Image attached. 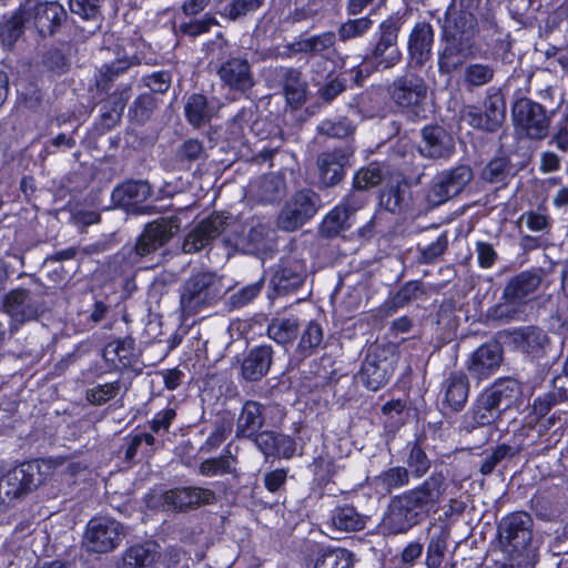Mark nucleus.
<instances>
[{
	"instance_id": "8",
	"label": "nucleus",
	"mask_w": 568,
	"mask_h": 568,
	"mask_svg": "<svg viewBox=\"0 0 568 568\" xmlns=\"http://www.w3.org/2000/svg\"><path fill=\"white\" fill-rule=\"evenodd\" d=\"M27 28L41 38L53 36L67 20L68 13L57 1L26 0L20 6Z\"/></svg>"
},
{
	"instance_id": "36",
	"label": "nucleus",
	"mask_w": 568,
	"mask_h": 568,
	"mask_svg": "<svg viewBox=\"0 0 568 568\" xmlns=\"http://www.w3.org/2000/svg\"><path fill=\"white\" fill-rule=\"evenodd\" d=\"M541 283V276L537 272H521L514 276L505 286L503 298L521 301L532 294Z\"/></svg>"
},
{
	"instance_id": "5",
	"label": "nucleus",
	"mask_w": 568,
	"mask_h": 568,
	"mask_svg": "<svg viewBox=\"0 0 568 568\" xmlns=\"http://www.w3.org/2000/svg\"><path fill=\"white\" fill-rule=\"evenodd\" d=\"M42 483L37 463H24L0 479V514L6 513Z\"/></svg>"
},
{
	"instance_id": "53",
	"label": "nucleus",
	"mask_w": 568,
	"mask_h": 568,
	"mask_svg": "<svg viewBox=\"0 0 568 568\" xmlns=\"http://www.w3.org/2000/svg\"><path fill=\"white\" fill-rule=\"evenodd\" d=\"M235 462V458L231 456V450L227 447L224 450V454L216 458H209L201 463L199 473L202 476H215V475H222V474H231L233 471L232 469V463Z\"/></svg>"
},
{
	"instance_id": "59",
	"label": "nucleus",
	"mask_w": 568,
	"mask_h": 568,
	"mask_svg": "<svg viewBox=\"0 0 568 568\" xmlns=\"http://www.w3.org/2000/svg\"><path fill=\"white\" fill-rule=\"evenodd\" d=\"M283 181L275 175L263 176L260 180L257 196L265 202H273L283 194Z\"/></svg>"
},
{
	"instance_id": "58",
	"label": "nucleus",
	"mask_w": 568,
	"mask_h": 568,
	"mask_svg": "<svg viewBox=\"0 0 568 568\" xmlns=\"http://www.w3.org/2000/svg\"><path fill=\"white\" fill-rule=\"evenodd\" d=\"M132 95V84L130 82H121L116 90L109 97L108 104L110 105L109 118L115 114L118 118L123 113L129 99Z\"/></svg>"
},
{
	"instance_id": "19",
	"label": "nucleus",
	"mask_w": 568,
	"mask_h": 568,
	"mask_svg": "<svg viewBox=\"0 0 568 568\" xmlns=\"http://www.w3.org/2000/svg\"><path fill=\"white\" fill-rule=\"evenodd\" d=\"M503 362V349L497 343H486L479 346L467 362L469 375L478 382L490 377Z\"/></svg>"
},
{
	"instance_id": "29",
	"label": "nucleus",
	"mask_w": 568,
	"mask_h": 568,
	"mask_svg": "<svg viewBox=\"0 0 568 568\" xmlns=\"http://www.w3.org/2000/svg\"><path fill=\"white\" fill-rule=\"evenodd\" d=\"M277 77L287 103L293 108H300L305 102L307 93V83L302 72L295 68H280Z\"/></svg>"
},
{
	"instance_id": "2",
	"label": "nucleus",
	"mask_w": 568,
	"mask_h": 568,
	"mask_svg": "<svg viewBox=\"0 0 568 568\" xmlns=\"http://www.w3.org/2000/svg\"><path fill=\"white\" fill-rule=\"evenodd\" d=\"M181 220L176 216H165L148 223L133 246H124L111 262L116 274H125L144 257L165 245L180 230Z\"/></svg>"
},
{
	"instance_id": "40",
	"label": "nucleus",
	"mask_w": 568,
	"mask_h": 568,
	"mask_svg": "<svg viewBox=\"0 0 568 568\" xmlns=\"http://www.w3.org/2000/svg\"><path fill=\"white\" fill-rule=\"evenodd\" d=\"M501 410L493 402V398L487 396L483 392L476 399L475 405L471 409V424L465 426L467 432L473 430L475 427L486 426L495 422L500 417Z\"/></svg>"
},
{
	"instance_id": "45",
	"label": "nucleus",
	"mask_w": 568,
	"mask_h": 568,
	"mask_svg": "<svg viewBox=\"0 0 568 568\" xmlns=\"http://www.w3.org/2000/svg\"><path fill=\"white\" fill-rule=\"evenodd\" d=\"M27 28L24 16L20 13V7L10 17H4L0 22V43L10 49L22 37Z\"/></svg>"
},
{
	"instance_id": "9",
	"label": "nucleus",
	"mask_w": 568,
	"mask_h": 568,
	"mask_svg": "<svg viewBox=\"0 0 568 568\" xmlns=\"http://www.w3.org/2000/svg\"><path fill=\"white\" fill-rule=\"evenodd\" d=\"M396 354L392 346L372 345L362 363L358 378L371 390L384 387L395 371Z\"/></svg>"
},
{
	"instance_id": "39",
	"label": "nucleus",
	"mask_w": 568,
	"mask_h": 568,
	"mask_svg": "<svg viewBox=\"0 0 568 568\" xmlns=\"http://www.w3.org/2000/svg\"><path fill=\"white\" fill-rule=\"evenodd\" d=\"M409 484V471L402 466L390 467L373 478V487L382 495L390 494Z\"/></svg>"
},
{
	"instance_id": "57",
	"label": "nucleus",
	"mask_w": 568,
	"mask_h": 568,
	"mask_svg": "<svg viewBox=\"0 0 568 568\" xmlns=\"http://www.w3.org/2000/svg\"><path fill=\"white\" fill-rule=\"evenodd\" d=\"M494 73L488 64L473 63L465 69V82L470 87H481L493 80Z\"/></svg>"
},
{
	"instance_id": "32",
	"label": "nucleus",
	"mask_w": 568,
	"mask_h": 568,
	"mask_svg": "<svg viewBox=\"0 0 568 568\" xmlns=\"http://www.w3.org/2000/svg\"><path fill=\"white\" fill-rule=\"evenodd\" d=\"M477 33L476 14L470 11H454L447 14L443 37L463 38L474 41Z\"/></svg>"
},
{
	"instance_id": "34",
	"label": "nucleus",
	"mask_w": 568,
	"mask_h": 568,
	"mask_svg": "<svg viewBox=\"0 0 568 568\" xmlns=\"http://www.w3.org/2000/svg\"><path fill=\"white\" fill-rule=\"evenodd\" d=\"M268 234V226L257 223L251 226L246 233L234 237L229 236L226 241L245 254H257L267 247Z\"/></svg>"
},
{
	"instance_id": "20",
	"label": "nucleus",
	"mask_w": 568,
	"mask_h": 568,
	"mask_svg": "<svg viewBox=\"0 0 568 568\" xmlns=\"http://www.w3.org/2000/svg\"><path fill=\"white\" fill-rule=\"evenodd\" d=\"M352 151L348 149H334L322 152L316 160L320 182L324 186H334L345 176V168L349 163Z\"/></svg>"
},
{
	"instance_id": "12",
	"label": "nucleus",
	"mask_w": 568,
	"mask_h": 568,
	"mask_svg": "<svg viewBox=\"0 0 568 568\" xmlns=\"http://www.w3.org/2000/svg\"><path fill=\"white\" fill-rule=\"evenodd\" d=\"M400 22L397 18H388L378 26V40L366 60L376 69H390L402 60V52L398 48V33Z\"/></svg>"
},
{
	"instance_id": "46",
	"label": "nucleus",
	"mask_w": 568,
	"mask_h": 568,
	"mask_svg": "<svg viewBox=\"0 0 568 568\" xmlns=\"http://www.w3.org/2000/svg\"><path fill=\"white\" fill-rule=\"evenodd\" d=\"M184 112L189 123L195 128L206 124L212 118V109L206 97L199 93L189 97L184 105Z\"/></svg>"
},
{
	"instance_id": "7",
	"label": "nucleus",
	"mask_w": 568,
	"mask_h": 568,
	"mask_svg": "<svg viewBox=\"0 0 568 568\" xmlns=\"http://www.w3.org/2000/svg\"><path fill=\"white\" fill-rule=\"evenodd\" d=\"M532 518L526 511H515L503 517L497 525L499 545L510 557L520 556L532 539Z\"/></svg>"
},
{
	"instance_id": "30",
	"label": "nucleus",
	"mask_w": 568,
	"mask_h": 568,
	"mask_svg": "<svg viewBox=\"0 0 568 568\" xmlns=\"http://www.w3.org/2000/svg\"><path fill=\"white\" fill-rule=\"evenodd\" d=\"M444 403L455 412L460 410L468 398L469 383L463 372L450 373L442 384Z\"/></svg>"
},
{
	"instance_id": "11",
	"label": "nucleus",
	"mask_w": 568,
	"mask_h": 568,
	"mask_svg": "<svg viewBox=\"0 0 568 568\" xmlns=\"http://www.w3.org/2000/svg\"><path fill=\"white\" fill-rule=\"evenodd\" d=\"M462 118L471 128L494 133L498 131L506 119V102L499 89L491 88L484 100V110L476 105H466Z\"/></svg>"
},
{
	"instance_id": "21",
	"label": "nucleus",
	"mask_w": 568,
	"mask_h": 568,
	"mask_svg": "<svg viewBox=\"0 0 568 568\" xmlns=\"http://www.w3.org/2000/svg\"><path fill=\"white\" fill-rule=\"evenodd\" d=\"M455 143L452 135L442 126L429 125L422 130L419 153L428 159L448 158L454 152Z\"/></svg>"
},
{
	"instance_id": "38",
	"label": "nucleus",
	"mask_w": 568,
	"mask_h": 568,
	"mask_svg": "<svg viewBox=\"0 0 568 568\" xmlns=\"http://www.w3.org/2000/svg\"><path fill=\"white\" fill-rule=\"evenodd\" d=\"M366 519L353 506L336 507L331 515V528L336 531L351 532L362 530Z\"/></svg>"
},
{
	"instance_id": "41",
	"label": "nucleus",
	"mask_w": 568,
	"mask_h": 568,
	"mask_svg": "<svg viewBox=\"0 0 568 568\" xmlns=\"http://www.w3.org/2000/svg\"><path fill=\"white\" fill-rule=\"evenodd\" d=\"M448 539L449 530L446 526L438 525L434 527L426 550L425 564L427 568H438L442 565L446 555Z\"/></svg>"
},
{
	"instance_id": "56",
	"label": "nucleus",
	"mask_w": 568,
	"mask_h": 568,
	"mask_svg": "<svg viewBox=\"0 0 568 568\" xmlns=\"http://www.w3.org/2000/svg\"><path fill=\"white\" fill-rule=\"evenodd\" d=\"M121 389V382L114 381L112 383L99 384L87 390V399L93 405H103L110 399L114 398Z\"/></svg>"
},
{
	"instance_id": "6",
	"label": "nucleus",
	"mask_w": 568,
	"mask_h": 568,
	"mask_svg": "<svg viewBox=\"0 0 568 568\" xmlns=\"http://www.w3.org/2000/svg\"><path fill=\"white\" fill-rule=\"evenodd\" d=\"M511 115L519 134L539 141L548 135L555 111H547L541 104L521 98L514 103Z\"/></svg>"
},
{
	"instance_id": "26",
	"label": "nucleus",
	"mask_w": 568,
	"mask_h": 568,
	"mask_svg": "<svg viewBox=\"0 0 568 568\" xmlns=\"http://www.w3.org/2000/svg\"><path fill=\"white\" fill-rule=\"evenodd\" d=\"M272 362V346H256L252 348L243 359L241 375L247 382L260 381L268 373Z\"/></svg>"
},
{
	"instance_id": "62",
	"label": "nucleus",
	"mask_w": 568,
	"mask_h": 568,
	"mask_svg": "<svg viewBox=\"0 0 568 568\" xmlns=\"http://www.w3.org/2000/svg\"><path fill=\"white\" fill-rule=\"evenodd\" d=\"M263 282L248 284L239 291L232 293L229 297V305L233 308H240L251 303L261 292Z\"/></svg>"
},
{
	"instance_id": "47",
	"label": "nucleus",
	"mask_w": 568,
	"mask_h": 568,
	"mask_svg": "<svg viewBox=\"0 0 568 568\" xmlns=\"http://www.w3.org/2000/svg\"><path fill=\"white\" fill-rule=\"evenodd\" d=\"M353 220L345 214L337 205L333 207L322 220L318 233L321 236L331 239L337 236L352 226Z\"/></svg>"
},
{
	"instance_id": "1",
	"label": "nucleus",
	"mask_w": 568,
	"mask_h": 568,
	"mask_svg": "<svg viewBox=\"0 0 568 568\" xmlns=\"http://www.w3.org/2000/svg\"><path fill=\"white\" fill-rule=\"evenodd\" d=\"M446 478L442 471L433 473L419 486L392 498L382 527L388 535L406 534L423 515L436 508L446 493Z\"/></svg>"
},
{
	"instance_id": "55",
	"label": "nucleus",
	"mask_w": 568,
	"mask_h": 568,
	"mask_svg": "<svg viewBox=\"0 0 568 568\" xmlns=\"http://www.w3.org/2000/svg\"><path fill=\"white\" fill-rule=\"evenodd\" d=\"M316 130L318 134L343 139L354 132V126L346 118L325 119L317 125Z\"/></svg>"
},
{
	"instance_id": "43",
	"label": "nucleus",
	"mask_w": 568,
	"mask_h": 568,
	"mask_svg": "<svg viewBox=\"0 0 568 568\" xmlns=\"http://www.w3.org/2000/svg\"><path fill=\"white\" fill-rule=\"evenodd\" d=\"M514 165L509 158L497 156L491 159L480 171V179L490 184L506 185L514 176Z\"/></svg>"
},
{
	"instance_id": "60",
	"label": "nucleus",
	"mask_w": 568,
	"mask_h": 568,
	"mask_svg": "<svg viewBox=\"0 0 568 568\" xmlns=\"http://www.w3.org/2000/svg\"><path fill=\"white\" fill-rule=\"evenodd\" d=\"M407 465L415 478H422L430 468V460L418 444H414L407 457Z\"/></svg>"
},
{
	"instance_id": "44",
	"label": "nucleus",
	"mask_w": 568,
	"mask_h": 568,
	"mask_svg": "<svg viewBox=\"0 0 568 568\" xmlns=\"http://www.w3.org/2000/svg\"><path fill=\"white\" fill-rule=\"evenodd\" d=\"M336 42V33L334 32H323L321 34L312 36L302 40H298L288 45V50L292 54L296 53H311V54H320L329 48H332Z\"/></svg>"
},
{
	"instance_id": "14",
	"label": "nucleus",
	"mask_w": 568,
	"mask_h": 568,
	"mask_svg": "<svg viewBox=\"0 0 568 568\" xmlns=\"http://www.w3.org/2000/svg\"><path fill=\"white\" fill-rule=\"evenodd\" d=\"M473 171L468 165H458L438 173L426 193L430 206H438L458 195L471 181Z\"/></svg>"
},
{
	"instance_id": "25",
	"label": "nucleus",
	"mask_w": 568,
	"mask_h": 568,
	"mask_svg": "<svg viewBox=\"0 0 568 568\" xmlns=\"http://www.w3.org/2000/svg\"><path fill=\"white\" fill-rule=\"evenodd\" d=\"M306 277L305 263L297 258L282 260L272 277L278 292H290L303 285Z\"/></svg>"
},
{
	"instance_id": "63",
	"label": "nucleus",
	"mask_w": 568,
	"mask_h": 568,
	"mask_svg": "<svg viewBox=\"0 0 568 568\" xmlns=\"http://www.w3.org/2000/svg\"><path fill=\"white\" fill-rule=\"evenodd\" d=\"M382 204L392 213H402L407 206V194L399 187H390L382 194Z\"/></svg>"
},
{
	"instance_id": "18",
	"label": "nucleus",
	"mask_w": 568,
	"mask_h": 568,
	"mask_svg": "<svg viewBox=\"0 0 568 568\" xmlns=\"http://www.w3.org/2000/svg\"><path fill=\"white\" fill-rule=\"evenodd\" d=\"M222 84L230 91L246 94L255 84L248 60L244 57H231L217 69Z\"/></svg>"
},
{
	"instance_id": "4",
	"label": "nucleus",
	"mask_w": 568,
	"mask_h": 568,
	"mask_svg": "<svg viewBox=\"0 0 568 568\" xmlns=\"http://www.w3.org/2000/svg\"><path fill=\"white\" fill-rule=\"evenodd\" d=\"M387 93L406 118L413 121L427 118L428 85L420 75L406 73L395 78L387 87Z\"/></svg>"
},
{
	"instance_id": "27",
	"label": "nucleus",
	"mask_w": 568,
	"mask_h": 568,
	"mask_svg": "<svg viewBox=\"0 0 568 568\" xmlns=\"http://www.w3.org/2000/svg\"><path fill=\"white\" fill-rule=\"evenodd\" d=\"M266 407L255 400H246L236 419L235 436L253 438L264 426Z\"/></svg>"
},
{
	"instance_id": "31",
	"label": "nucleus",
	"mask_w": 568,
	"mask_h": 568,
	"mask_svg": "<svg viewBox=\"0 0 568 568\" xmlns=\"http://www.w3.org/2000/svg\"><path fill=\"white\" fill-rule=\"evenodd\" d=\"M266 333L278 345H292L300 333V318L294 314L277 315L267 324Z\"/></svg>"
},
{
	"instance_id": "48",
	"label": "nucleus",
	"mask_w": 568,
	"mask_h": 568,
	"mask_svg": "<svg viewBox=\"0 0 568 568\" xmlns=\"http://www.w3.org/2000/svg\"><path fill=\"white\" fill-rule=\"evenodd\" d=\"M525 316V305L518 301L504 298V302L490 307L487 317L491 321L508 323L521 321Z\"/></svg>"
},
{
	"instance_id": "35",
	"label": "nucleus",
	"mask_w": 568,
	"mask_h": 568,
	"mask_svg": "<svg viewBox=\"0 0 568 568\" xmlns=\"http://www.w3.org/2000/svg\"><path fill=\"white\" fill-rule=\"evenodd\" d=\"M497 407L505 412L513 406L521 394L519 382L514 378H499L484 390Z\"/></svg>"
},
{
	"instance_id": "49",
	"label": "nucleus",
	"mask_w": 568,
	"mask_h": 568,
	"mask_svg": "<svg viewBox=\"0 0 568 568\" xmlns=\"http://www.w3.org/2000/svg\"><path fill=\"white\" fill-rule=\"evenodd\" d=\"M323 328L316 321H310L301 332L296 351L303 355H311L323 342Z\"/></svg>"
},
{
	"instance_id": "17",
	"label": "nucleus",
	"mask_w": 568,
	"mask_h": 568,
	"mask_svg": "<svg viewBox=\"0 0 568 568\" xmlns=\"http://www.w3.org/2000/svg\"><path fill=\"white\" fill-rule=\"evenodd\" d=\"M41 295L27 288H13L3 297L2 310L17 324L38 318L43 308Z\"/></svg>"
},
{
	"instance_id": "24",
	"label": "nucleus",
	"mask_w": 568,
	"mask_h": 568,
	"mask_svg": "<svg viewBox=\"0 0 568 568\" xmlns=\"http://www.w3.org/2000/svg\"><path fill=\"white\" fill-rule=\"evenodd\" d=\"M510 343L521 353L540 356L549 344L547 334L537 326H525L508 333Z\"/></svg>"
},
{
	"instance_id": "16",
	"label": "nucleus",
	"mask_w": 568,
	"mask_h": 568,
	"mask_svg": "<svg viewBox=\"0 0 568 568\" xmlns=\"http://www.w3.org/2000/svg\"><path fill=\"white\" fill-rule=\"evenodd\" d=\"M233 217L224 212L210 215L201 221L184 239L182 251L193 254L209 246L213 240L220 236L231 224Z\"/></svg>"
},
{
	"instance_id": "61",
	"label": "nucleus",
	"mask_w": 568,
	"mask_h": 568,
	"mask_svg": "<svg viewBox=\"0 0 568 568\" xmlns=\"http://www.w3.org/2000/svg\"><path fill=\"white\" fill-rule=\"evenodd\" d=\"M514 455L515 452L509 445L500 444L496 446L493 452L483 459L479 468L480 474L484 476L490 475L501 460Z\"/></svg>"
},
{
	"instance_id": "54",
	"label": "nucleus",
	"mask_w": 568,
	"mask_h": 568,
	"mask_svg": "<svg viewBox=\"0 0 568 568\" xmlns=\"http://www.w3.org/2000/svg\"><path fill=\"white\" fill-rule=\"evenodd\" d=\"M384 178L381 166L371 163L367 168H362L356 172L353 179V186L357 191H365L378 185Z\"/></svg>"
},
{
	"instance_id": "37",
	"label": "nucleus",
	"mask_w": 568,
	"mask_h": 568,
	"mask_svg": "<svg viewBox=\"0 0 568 568\" xmlns=\"http://www.w3.org/2000/svg\"><path fill=\"white\" fill-rule=\"evenodd\" d=\"M103 358L115 366H131L135 358V343L133 338L125 337L109 342L103 349Z\"/></svg>"
},
{
	"instance_id": "33",
	"label": "nucleus",
	"mask_w": 568,
	"mask_h": 568,
	"mask_svg": "<svg viewBox=\"0 0 568 568\" xmlns=\"http://www.w3.org/2000/svg\"><path fill=\"white\" fill-rule=\"evenodd\" d=\"M161 557L160 546L154 541L134 544L123 552V564L126 568H149Z\"/></svg>"
},
{
	"instance_id": "15",
	"label": "nucleus",
	"mask_w": 568,
	"mask_h": 568,
	"mask_svg": "<svg viewBox=\"0 0 568 568\" xmlns=\"http://www.w3.org/2000/svg\"><path fill=\"white\" fill-rule=\"evenodd\" d=\"M216 500V494L203 487H178L169 489L158 498V506L163 510H176L186 513L201 506L212 505Z\"/></svg>"
},
{
	"instance_id": "22",
	"label": "nucleus",
	"mask_w": 568,
	"mask_h": 568,
	"mask_svg": "<svg viewBox=\"0 0 568 568\" xmlns=\"http://www.w3.org/2000/svg\"><path fill=\"white\" fill-rule=\"evenodd\" d=\"M444 49L438 54V70L443 74L450 73L471 57L474 41L453 37H443Z\"/></svg>"
},
{
	"instance_id": "23",
	"label": "nucleus",
	"mask_w": 568,
	"mask_h": 568,
	"mask_svg": "<svg viewBox=\"0 0 568 568\" xmlns=\"http://www.w3.org/2000/svg\"><path fill=\"white\" fill-rule=\"evenodd\" d=\"M434 29L428 22H417L408 34L407 51L416 67H423L432 58Z\"/></svg>"
},
{
	"instance_id": "51",
	"label": "nucleus",
	"mask_w": 568,
	"mask_h": 568,
	"mask_svg": "<svg viewBox=\"0 0 568 568\" xmlns=\"http://www.w3.org/2000/svg\"><path fill=\"white\" fill-rule=\"evenodd\" d=\"M423 294L422 283L418 281L407 282L399 291L385 304L387 313L395 312L409 302L417 300Z\"/></svg>"
},
{
	"instance_id": "42",
	"label": "nucleus",
	"mask_w": 568,
	"mask_h": 568,
	"mask_svg": "<svg viewBox=\"0 0 568 568\" xmlns=\"http://www.w3.org/2000/svg\"><path fill=\"white\" fill-rule=\"evenodd\" d=\"M354 564V554L345 548H318L314 559V568H351Z\"/></svg>"
},
{
	"instance_id": "50",
	"label": "nucleus",
	"mask_w": 568,
	"mask_h": 568,
	"mask_svg": "<svg viewBox=\"0 0 568 568\" xmlns=\"http://www.w3.org/2000/svg\"><path fill=\"white\" fill-rule=\"evenodd\" d=\"M374 21L369 17L348 19L337 29V36L341 41L346 42L365 36L372 28Z\"/></svg>"
},
{
	"instance_id": "28",
	"label": "nucleus",
	"mask_w": 568,
	"mask_h": 568,
	"mask_svg": "<svg viewBox=\"0 0 568 568\" xmlns=\"http://www.w3.org/2000/svg\"><path fill=\"white\" fill-rule=\"evenodd\" d=\"M151 194L152 189L146 181H128L113 190L111 199L114 205L129 210L146 201Z\"/></svg>"
},
{
	"instance_id": "64",
	"label": "nucleus",
	"mask_w": 568,
	"mask_h": 568,
	"mask_svg": "<svg viewBox=\"0 0 568 568\" xmlns=\"http://www.w3.org/2000/svg\"><path fill=\"white\" fill-rule=\"evenodd\" d=\"M448 247V240L446 234H442L437 240L426 247L419 248L418 261L423 264L434 263L440 255H443Z\"/></svg>"
},
{
	"instance_id": "10",
	"label": "nucleus",
	"mask_w": 568,
	"mask_h": 568,
	"mask_svg": "<svg viewBox=\"0 0 568 568\" xmlns=\"http://www.w3.org/2000/svg\"><path fill=\"white\" fill-rule=\"evenodd\" d=\"M322 207L320 195L312 189H301L285 202L277 216V226L287 232L301 229Z\"/></svg>"
},
{
	"instance_id": "13",
	"label": "nucleus",
	"mask_w": 568,
	"mask_h": 568,
	"mask_svg": "<svg viewBox=\"0 0 568 568\" xmlns=\"http://www.w3.org/2000/svg\"><path fill=\"white\" fill-rule=\"evenodd\" d=\"M123 537L121 523L110 517H94L87 525L83 546L90 552L106 554L115 549Z\"/></svg>"
},
{
	"instance_id": "3",
	"label": "nucleus",
	"mask_w": 568,
	"mask_h": 568,
	"mask_svg": "<svg viewBox=\"0 0 568 568\" xmlns=\"http://www.w3.org/2000/svg\"><path fill=\"white\" fill-rule=\"evenodd\" d=\"M223 278L212 271L190 275L179 288V313L183 321L213 308L225 294Z\"/></svg>"
},
{
	"instance_id": "52",
	"label": "nucleus",
	"mask_w": 568,
	"mask_h": 568,
	"mask_svg": "<svg viewBox=\"0 0 568 568\" xmlns=\"http://www.w3.org/2000/svg\"><path fill=\"white\" fill-rule=\"evenodd\" d=\"M262 3L263 0H231L220 10V14L231 21H236L255 12Z\"/></svg>"
}]
</instances>
